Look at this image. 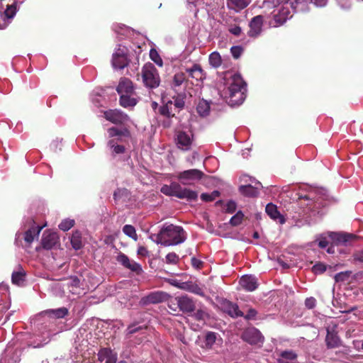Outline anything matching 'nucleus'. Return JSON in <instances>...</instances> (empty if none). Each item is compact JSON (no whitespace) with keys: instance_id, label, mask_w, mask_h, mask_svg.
<instances>
[{"instance_id":"5fc2aeb1","label":"nucleus","mask_w":363,"mask_h":363,"mask_svg":"<svg viewBox=\"0 0 363 363\" xmlns=\"http://www.w3.org/2000/svg\"><path fill=\"white\" fill-rule=\"evenodd\" d=\"M191 263L192 267L196 269H201L203 266V262L195 257L191 258Z\"/></svg>"},{"instance_id":"69168bd1","label":"nucleus","mask_w":363,"mask_h":363,"mask_svg":"<svg viewBox=\"0 0 363 363\" xmlns=\"http://www.w3.org/2000/svg\"><path fill=\"white\" fill-rule=\"evenodd\" d=\"M165 281H167L169 284H170L172 286H176L179 289V286H181V284L182 281H180L175 279H164Z\"/></svg>"},{"instance_id":"6e6552de","label":"nucleus","mask_w":363,"mask_h":363,"mask_svg":"<svg viewBox=\"0 0 363 363\" xmlns=\"http://www.w3.org/2000/svg\"><path fill=\"white\" fill-rule=\"evenodd\" d=\"M242 339L250 345H262L264 340L260 331L255 328H247L242 335Z\"/></svg>"},{"instance_id":"1a4fd4ad","label":"nucleus","mask_w":363,"mask_h":363,"mask_svg":"<svg viewBox=\"0 0 363 363\" xmlns=\"http://www.w3.org/2000/svg\"><path fill=\"white\" fill-rule=\"evenodd\" d=\"M325 342L328 348L338 347L341 345V340L337 335V325L328 326L327 328V335Z\"/></svg>"},{"instance_id":"f257e3e1","label":"nucleus","mask_w":363,"mask_h":363,"mask_svg":"<svg viewBox=\"0 0 363 363\" xmlns=\"http://www.w3.org/2000/svg\"><path fill=\"white\" fill-rule=\"evenodd\" d=\"M246 83L240 74H235L229 80V85L224 91L228 104L231 106L241 104L245 99Z\"/></svg>"},{"instance_id":"20e7f679","label":"nucleus","mask_w":363,"mask_h":363,"mask_svg":"<svg viewBox=\"0 0 363 363\" xmlns=\"http://www.w3.org/2000/svg\"><path fill=\"white\" fill-rule=\"evenodd\" d=\"M302 4L303 2L301 0H288L285 5L279 11L278 13L274 16V23H271V25L277 27L284 24L288 19L292 17L289 7L296 12L301 10L300 6Z\"/></svg>"},{"instance_id":"ea45409f","label":"nucleus","mask_w":363,"mask_h":363,"mask_svg":"<svg viewBox=\"0 0 363 363\" xmlns=\"http://www.w3.org/2000/svg\"><path fill=\"white\" fill-rule=\"evenodd\" d=\"M142 302L143 304H150V303H159V292H154L148 296L143 297L142 298Z\"/></svg>"},{"instance_id":"bb28decb","label":"nucleus","mask_w":363,"mask_h":363,"mask_svg":"<svg viewBox=\"0 0 363 363\" xmlns=\"http://www.w3.org/2000/svg\"><path fill=\"white\" fill-rule=\"evenodd\" d=\"M26 272L21 265H18L16 269L12 272V284L17 286H22L26 280Z\"/></svg>"},{"instance_id":"4be33fe9","label":"nucleus","mask_w":363,"mask_h":363,"mask_svg":"<svg viewBox=\"0 0 363 363\" xmlns=\"http://www.w3.org/2000/svg\"><path fill=\"white\" fill-rule=\"evenodd\" d=\"M262 187V184L259 182H255V186H252V184L240 186L239 191L244 196L255 197L259 194V189Z\"/></svg>"},{"instance_id":"f03ea898","label":"nucleus","mask_w":363,"mask_h":363,"mask_svg":"<svg viewBox=\"0 0 363 363\" xmlns=\"http://www.w3.org/2000/svg\"><path fill=\"white\" fill-rule=\"evenodd\" d=\"M186 240L185 232L180 226L164 223L160 228V245H176Z\"/></svg>"},{"instance_id":"2eb2a0df","label":"nucleus","mask_w":363,"mask_h":363,"mask_svg":"<svg viewBox=\"0 0 363 363\" xmlns=\"http://www.w3.org/2000/svg\"><path fill=\"white\" fill-rule=\"evenodd\" d=\"M239 284L241 287L247 291H253L256 290L259 286L257 279L253 275H244L242 276Z\"/></svg>"},{"instance_id":"4d7b16f0","label":"nucleus","mask_w":363,"mask_h":363,"mask_svg":"<svg viewBox=\"0 0 363 363\" xmlns=\"http://www.w3.org/2000/svg\"><path fill=\"white\" fill-rule=\"evenodd\" d=\"M228 31L235 36H240L242 33V29L238 26H230Z\"/></svg>"},{"instance_id":"052dcab7","label":"nucleus","mask_w":363,"mask_h":363,"mask_svg":"<svg viewBox=\"0 0 363 363\" xmlns=\"http://www.w3.org/2000/svg\"><path fill=\"white\" fill-rule=\"evenodd\" d=\"M150 57L152 61L159 65V53L155 49L150 50Z\"/></svg>"},{"instance_id":"0e129e2a","label":"nucleus","mask_w":363,"mask_h":363,"mask_svg":"<svg viewBox=\"0 0 363 363\" xmlns=\"http://www.w3.org/2000/svg\"><path fill=\"white\" fill-rule=\"evenodd\" d=\"M328 245V242L325 237L321 235L320 240L318 241V246L320 248H325Z\"/></svg>"},{"instance_id":"338daca9","label":"nucleus","mask_w":363,"mask_h":363,"mask_svg":"<svg viewBox=\"0 0 363 363\" xmlns=\"http://www.w3.org/2000/svg\"><path fill=\"white\" fill-rule=\"evenodd\" d=\"M311 1L318 7L325 6L327 4L328 0H311Z\"/></svg>"},{"instance_id":"a878e982","label":"nucleus","mask_w":363,"mask_h":363,"mask_svg":"<svg viewBox=\"0 0 363 363\" xmlns=\"http://www.w3.org/2000/svg\"><path fill=\"white\" fill-rule=\"evenodd\" d=\"M298 354L292 350L281 351L278 354L277 363H295Z\"/></svg>"},{"instance_id":"2f4dec72","label":"nucleus","mask_w":363,"mask_h":363,"mask_svg":"<svg viewBox=\"0 0 363 363\" xmlns=\"http://www.w3.org/2000/svg\"><path fill=\"white\" fill-rule=\"evenodd\" d=\"M133 94H121L119 104L124 108L133 107L136 105L137 100L132 97Z\"/></svg>"},{"instance_id":"4468645a","label":"nucleus","mask_w":363,"mask_h":363,"mask_svg":"<svg viewBox=\"0 0 363 363\" xmlns=\"http://www.w3.org/2000/svg\"><path fill=\"white\" fill-rule=\"evenodd\" d=\"M220 304L222 310L230 316L233 318L244 316L243 313L239 310V307L236 303L228 300H223Z\"/></svg>"},{"instance_id":"f3484780","label":"nucleus","mask_w":363,"mask_h":363,"mask_svg":"<svg viewBox=\"0 0 363 363\" xmlns=\"http://www.w3.org/2000/svg\"><path fill=\"white\" fill-rule=\"evenodd\" d=\"M328 235L335 245H345L355 238L353 234L346 233L329 232Z\"/></svg>"},{"instance_id":"7c9ffc66","label":"nucleus","mask_w":363,"mask_h":363,"mask_svg":"<svg viewBox=\"0 0 363 363\" xmlns=\"http://www.w3.org/2000/svg\"><path fill=\"white\" fill-rule=\"evenodd\" d=\"M108 147L111 150V155L116 157L125 152V147L124 145H118L115 139L110 140L107 143Z\"/></svg>"},{"instance_id":"cd10ccee","label":"nucleus","mask_w":363,"mask_h":363,"mask_svg":"<svg viewBox=\"0 0 363 363\" xmlns=\"http://www.w3.org/2000/svg\"><path fill=\"white\" fill-rule=\"evenodd\" d=\"M218 334L214 332L208 331L206 333L203 340V345L202 347L206 350H211L213 348V345L216 344L217 341L222 342V339L218 338Z\"/></svg>"},{"instance_id":"de8ad7c7","label":"nucleus","mask_w":363,"mask_h":363,"mask_svg":"<svg viewBox=\"0 0 363 363\" xmlns=\"http://www.w3.org/2000/svg\"><path fill=\"white\" fill-rule=\"evenodd\" d=\"M116 260L121 263L124 267H127V266L130 264V260L128 257L124 253L120 252L116 257Z\"/></svg>"},{"instance_id":"b1692460","label":"nucleus","mask_w":363,"mask_h":363,"mask_svg":"<svg viewBox=\"0 0 363 363\" xmlns=\"http://www.w3.org/2000/svg\"><path fill=\"white\" fill-rule=\"evenodd\" d=\"M265 211L267 214L274 220L278 222L280 224L285 223L284 217L278 211L277 206L272 203H268L266 206Z\"/></svg>"},{"instance_id":"bf43d9fd","label":"nucleus","mask_w":363,"mask_h":363,"mask_svg":"<svg viewBox=\"0 0 363 363\" xmlns=\"http://www.w3.org/2000/svg\"><path fill=\"white\" fill-rule=\"evenodd\" d=\"M257 314V312L255 309L250 308L247 311V314L244 317L246 320H253L255 318Z\"/></svg>"},{"instance_id":"37998d69","label":"nucleus","mask_w":363,"mask_h":363,"mask_svg":"<svg viewBox=\"0 0 363 363\" xmlns=\"http://www.w3.org/2000/svg\"><path fill=\"white\" fill-rule=\"evenodd\" d=\"M244 218V214L241 211H238L230 220V224L233 226L239 225Z\"/></svg>"},{"instance_id":"a19ab883","label":"nucleus","mask_w":363,"mask_h":363,"mask_svg":"<svg viewBox=\"0 0 363 363\" xmlns=\"http://www.w3.org/2000/svg\"><path fill=\"white\" fill-rule=\"evenodd\" d=\"M220 196V192L217 190L212 191L211 193H203L201 195V199L202 201L206 202H209L214 201L216 198Z\"/></svg>"},{"instance_id":"7ed1b4c3","label":"nucleus","mask_w":363,"mask_h":363,"mask_svg":"<svg viewBox=\"0 0 363 363\" xmlns=\"http://www.w3.org/2000/svg\"><path fill=\"white\" fill-rule=\"evenodd\" d=\"M160 191L166 195L174 196L181 199H186L189 201H195L198 197L196 191L186 188H182L177 183H172L169 186L164 185L160 189Z\"/></svg>"},{"instance_id":"c85d7f7f","label":"nucleus","mask_w":363,"mask_h":363,"mask_svg":"<svg viewBox=\"0 0 363 363\" xmlns=\"http://www.w3.org/2000/svg\"><path fill=\"white\" fill-rule=\"evenodd\" d=\"M189 77L197 81H203L205 79V73L199 65L195 64L192 67L186 69Z\"/></svg>"},{"instance_id":"f704fd0d","label":"nucleus","mask_w":363,"mask_h":363,"mask_svg":"<svg viewBox=\"0 0 363 363\" xmlns=\"http://www.w3.org/2000/svg\"><path fill=\"white\" fill-rule=\"evenodd\" d=\"M108 133L109 137H111V138H113V137H116V136H118V137L124 136V137L128 138L130 136V133L128 130V129H127V128L118 129L116 127H111L108 129Z\"/></svg>"},{"instance_id":"58836bf2","label":"nucleus","mask_w":363,"mask_h":363,"mask_svg":"<svg viewBox=\"0 0 363 363\" xmlns=\"http://www.w3.org/2000/svg\"><path fill=\"white\" fill-rule=\"evenodd\" d=\"M123 232L125 235L131 238L135 241L138 240L135 228L132 225H125L123 228Z\"/></svg>"},{"instance_id":"473e14b6","label":"nucleus","mask_w":363,"mask_h":363,"mask_svg":"<svg viewBox=\"0 0 363 363\" xmlns=\"http://www.w3.org/2000/svg\"><path fill=\"white\" fill-rule=\"evenodd\" d=\"M298 199L299 200H306L307 201H308V203H307V206H311L312 205V203L315 201V191L313 190V189H310L307 192H303V191H301V192H298Z\"/></svg>"},{"instance_id":"f8f14e48","label":"nucleus","mask_w":363,"mask_h":363,"mask_svg":"<svg viewBox=\"0 0 363 363\" xmlns=\"http://www.w3.org/2000/svg\"><path fill=\"white\" fill-rule=\"evenodd\" d=\"M263 16L261 15L253 17L249 24L250 30L248 31V35L250 37H257L262 32L263 26Z\"/></svg>"},{"instance_id":"864d4df0","label":"nucleus","mask_w":363,"mask_h":363,"mask_svg":"<svg viewBox=\"0 0 363 363\" xmlns=\"http://www.w3.org/2000/svg\"><path fill=\"white\" fill-rule=\"evenodd\" d=\"M305 306L308 309H313L316 306V299L314 297H309L305 300Z\"/></svg>"},{"instance_id":"0eeeda50","label":"nucleus","mask_w":363,"mask_h":363,"mask_svg":"<svg viewBox=\"0 0 363 363\" xmlns=\"http://www.w3.org/2000/svg\"><path fill=\"white\" fill-rule=\"evenodd\" d=\"M203 173L196 169H191L181 172L178 174L177 178L184 185H191L195 182L200 180Z\"/></svg>"},{"instance_id":"9d476101","label":"nucleus","mask_w":363,"mask_h":363,"mask_svg":"<svg viewBox=\"0 0 363 363\" xmlns=\"http://www.w3.org/2000/svg\"><path fill=\"white\" fill-rule=\"evenodd\" d=\"M104 114L107 121L114 124H122L128 118L125 113L118 109H109L104 111Z\"/></svg>"},{"instance_id":"412c9836","label":"nucleus","mask_w":363,"mask_h":363,"mask_svg":"<svg viewBox=\"0 0 363 363\" xmlns=\"http://www.w3.org/2000/svg\"><path fill=\"white\" fill-rule=\"evenodd\" d=\"M43 227L39 225H33L28 229L23 234V238L26 244V246L29 247L33 242L35 238H38Z\"/></svg>"},{"instance_id":"603ef678","label":"nucleus","mask_w":363,"mask_h":363,"mask_svg":"<svg viewBox=\"0 0 363 363\" xmlns=\"http://www.w3.org/2000/svg\"><path fill=\"white\" fill-rule=\"evenodd\" d=\"M237 208V204L234 201H228L225 205V212L228 213H233Z\"/></svg>"},{"instance_id":"9b49d317","label":"nucleus","mask_w":363,"mask_h":363,"mask_svg":"<svg viewBox=\"0 0 363 363\" xmlns=\"http://www.w3.org/2000/svg\"><path fill=\"white\" fill-rule=\"evenodd\" d=\"M160 308L167 307L171 311L175 312L177 308H179V297H172L169 294L160 291Z\"/></svg>"},{"instance_id":"c9c22d12","label":"nucleus","mask_w":363,"mask_h":363,"mask_svg":"<svg viewBox=\"0 0 363 363\" xmlns=\"http://www.w3.org/2000/svg\"><path fill=\"white\" fill-rule=\"evenodd\" d=\"M196 111L201 116H206L210 112V104L206 100L199 101Z\"/></svg>"},{"instance_id":"aec40b11","label":"nucleus","mask_w":363,"mask_h":363,"mask_svg":"<svg viewBox=\"0 0 363 363\" xmlns=\"http://www.w3.org/2000/svg\"><path fill=\"white\" fill-rule=\"evenodd\" d=\"M177 145L178 147L183 150H189L191 148L192 140L189 135L183 131H179L177 134Z\"/></svg>"},{"instance_id":"a211bd4d","label":"nucleus","mask_w":363,"mask_h":363,"mask_svg":"<svg viewBox=\"0 0 363 363\" xmlns=\"http://www.w3.org/2000/svg\"><path fill=\"white\" fill-rule=\"evenodd\" d=\"M128 64V58L123 50L118 49L113 55L112 65L114 68L123 69Z\"/></svg>"},{"instance_id":"72a5a7b5","label":"nucleus","mask_w":363,"mask_h":363,"mask_svg":"<svg viewBox=\"0 0 363 363\" xmlns=\"http://www.w3.org/2000/svg\"><path fill=\"white\" fill-rule=\"evenodd\" d=\"M185 82H186L185 74L181 72H177L173 77L171 86L174 90H177V88L180 87Z\"/></svg>"},{"instance_id":"8fccbe9b","label":"nucleus","mask_w":363,"mask_h":363,"mask_svg":"<svg viewBox=\"0 0 363 363\" xmlns=\"http://www.w3.org/2000/svg\"><path fill=\"white\" fill-rule=\"evenodd\" d=\"M165 259L167 264H175L179 261V256L174 252H170L167 255Z\"/></svg>"},{"instance_id":"13d9d810","label":"nucleus","mask_w":363,"mask_h":363,"mask_svg":"<svg viewBox=\"0 0 363 363\" xmlns=\"http://www.w3.org/2000/svg\"><path fill=\"white\" fill-rule=\"evenodd\" d=\"M326 270V267L322 263L315 264L313 267V271L315 273H323Z\"/></svg>"},{"instance_id":"4c0bfd02","label":"nucleus","mask_w":363,"mask_h":363,"mask_svg":"<svg viewBox=\"0 0 363 363\" xmlns=\"http://www.w3.org/2000/svg\"><path fill=\"white\" fill-rule=\"evenodd\" d=\"M71 244L74 249L79 250L82 247L81 233L79 231L74 232L71 237Z\"/></svg>"},{"instance_id":"79ce46f5","label":"nucleus","mask_w":363,"mask_h":363,"mask_svg":"<svg viewBox=\"0 0 363 363\" xmlns=\"http://www.w3.org/2000/svg\"><path fill=\"white\" fill-rule=\"evenodd\" d=\"M16 2L13 1L11 4L7 5L4 11L5 16L7 18H12L16 13Z\"/></svg>"},{"instance_id":"c756f323","label":"nucleus","mask_w":363,"mask_h":363,"mask_svg":"<svg viewBox=\"0 0 363 363\" xmlns=\"http://www.w3.org/2000/svg\"><path fill=\"white\" fill-rule=\"evenodd\" d=\"M250 3V0H228V7L238 12L246 8Z\"/></svg>"},{"instance_id":"dca6fc26","label":"nucleus","mask_w":363,"mask_h":363,"mask_svg":"<svg viewBox=\"0 0 363 363\" xmlns=\"http://www.w3.org/2000/svg\"><path fill=\"white\" fill-rule=\"evenodd\" d=\"M179 297V310L183 313H189L196 310L195 301L187 295Z\"/></svg>"},{"instance_id":"6ab92c4d","label":"nucleus","mask_w":363,"mask_h":363,"mask_svg":"<svg viewBox=\"0 0 363 363\" xmlns=\"http://www.w3.org/2000/svg\"><path fill=\"white\" fill-rule=\"evenodd\" d=\"M117 359V354L110 348H101L98 352V359L100 362L105 361V363H116Z\"/></svg>"},{"instance_id":"09e8293b","label":"nucleus","mask_w":363,"mask_h":363,"mask_svg":"<svg viewBox=\"0 0 363 363\" xmlns=\"http://www.w3.org/2000/svg\"><path fill=\"white\" fill-rule=\"evenodd\" d=\"M126 268L133 272H135L137 274H140L143 271L141 266L133 260H130V264Z\"/></svg>"},{"instance_id":"a18cd8bd","label":"nucleus","mask_w":363,"mask_h":363,"mask_svg":"<svg viewBox=\"0 0 363 363\" xmlns=\"http://www.w3.org/2000/svg\"><path fill=\"white\" fill-rule=\"evenodd\" d=\"M143 329L142 326H138L135 324L129 325L125 331L126 337L130 338L133 334L136 333Z\"/></svg>"},{"instance_id":"c03bdc74","label":"nucleus","mask_w":363,"mask_h":363,"mask_svg":"<svg viewBox=\"0 0 363 363\" xmlns=\"http://www.w3.org/2000/svg\"><path fill=\"white\" fill-rule=\"evenodd\" d=\"M189 292L201 296H205L203 289L201 287H200L198 284L194 281L191 282Z\"/></svg>"},{"instance_id":"3c124183","label":"nucleus","mask_w":363,"mask_h":363,"mask_svg":"<svg viewBox=\"0 0 363 363\" xmlns=\"http://www.w3.org/2000/svg\"><path fill=\"white\" fill-rule=\"evenodd\" d=\"M243 52V49L241 46H233L230 48V52L235 59H238Z\"/></svg>"},{"instance_id":"49530a36","label":"nucleus","mask_w":363,"mask_h":363,"mask_svg":"<svg viewBox=\"0 0 363 363\" xmlns=\"http://www.w3.org/2000/svg\"><path fill=\"white\" fill-rule=\"evenodd\" d=\"M74 225V220H65L59 224V228L63 231H67Z\"/></svg>"},{"instance_id":"423d86ee","label":"nucleus","mask_w":363,"mask_h":363,"mask_svg":"<svg viewBox=\"0 0 363 363\" xmlns=\"http://www.w3.org/2000/svg\"><path fill=\"white\" fill-rule=\"evenodd\" d=\"M185 95L184 94H179L177 96L174 97V101H168L166 102V104L160 108V114L169 118L170 116H174V113H172V106H174V111H179L184 106Z\"/></svg>"},{"instance_id":"39448f33","label":"nucleus","mask_w":363,"mask_h":363,"mask_svg":"<svg viewBox=\"0 0 363 363\" xmlns=\"http://www.w3.org/2000/svg\"><path fill=\"white\" fill-rule=\"evenodd\" d=\"M143 82L145 86L153 89L159 86V74L151 62L146 63L142 69Z\"/></svg>"},{"instance_id":"e433bc0d","label":"nucleus","mask_w":363,"mask_h":363,"mask_svg":"<svg viewBox=\"0 0 363 363\" xmlns=\"http://www.w3.org/2000/svg\"><path fill=\"white\" fill-rule=\"evenodd\" d=\"M209 64L215 67H219L222 64V60L220 54L218 52H213L209 55Z\"/></svg>"},{"instance_id":"5701e85b","label":"nucleus","mask_w":363,"mask_h":363,"mask_svg":"<svg viewBox=\"0 0 363 363\" xmlns=\"http://www.w3.org/2000/svg\"><path fill=\"white\" fill-rule=\"evenodd\" d=\"M41 315L50 318H63L69 314V310L66 307H61L56 309H48L41 312Z\"/></svg>"},{"instance_id":"680f3d73","label":"nucleus","mask_w":363,"mask_h":363,"mask_svg":"<svg viewBox=\"0 0 363 363\" xmlns=\"http://www.w3.org/2000/svg\"><path fill=\"white\" fill-rule=\"evenodd\" d=\"M206 315V314L204 311L199 309L194 313V316L196 320H204Z\"/></svg>"},{"instance_id":"ddd939ff","label":"nucleus","mask_w":363,"mask_h":363,"mask_svg":"<svg viewBox=\"0 0 363 363\" xmlns=\"http://www.w3.org/2000/svg\"><path fill=\"white\" fill-rule=\"evenodd\" d=\"M59 241V236L57 233L45 231L41 240L42 247L45 250H51Z\"/></svg>"},{"instance_id":"774afa93","label":"nucleus","mask_w":363,"mask_h":363,"mask_svg":"<svg viewBox=\"0 0 363 363\" xmlns=\"http://www.w3.org/2000/svg\"><path fill=\"white\" fill-rule=\"evenodd\" d=\"M354 259L356 261L363 262V252H359L354 255Z\"/></svg>"},{"instance_id":"e2e57ef3","label":"nucleus","mask_w":363,"mask_h":363,"mask_svg":"<svg viewBox=\"0 0 363 363\" xmlns=\"http://www.w3.org/2000/svg\"><path fill=\"white\" fill-rule=\"evenodd\" d=\"M191 282V281H182L181 286H179V289L189 292Z\"/></svg>"},{"instance_id":"6e6d98bb","label":"nucleus","mask_w":363,"mask_h":363,"mask_svg":"<svg viewBox=\"0 0 363 363\" xmlns=\"http://www.w3.org/2000/svg\"><path fill=\"white\" fill-rule=\"evenodd\" d=\"M350 272H340L335 274V279L337 282L339 281H343L347 278L349 277Z\"/></svg>"},{"instance_id":"393cba45","label":"nucleus","mask_w":363,"mask_h":363,"mask_svg":"<svg viewBox=\"0 0 363 363\" xmlns=\"http://www.w3.org/2000/svg\"><path fill=\"white\" fill-rule=\"evenodd\" d=\"M116 91L119 94H133L134 87L132 81L128 78H121Z\"/></svg>"}]
</instances>
